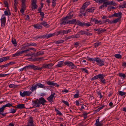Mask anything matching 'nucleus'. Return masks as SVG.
<instances>
[{
	"instance_id": "nucleus-14",
	"label": "nucleus",
	"mask_w": 126,
	"mask_h": 126,
	"mask_svg": "<svg viewBox=\"0 0 126 126\" xmlns=\"http://www.w3.org/2000/svg\"><path fill=\"white\" fill-rule=\"evenodd\" d=\"M9 59V57L6 56L5 57H3L0 58V63H1L4 61H5L8 60Z\"/></svg>"
},
{
	"instance_id": "nucleus-11",
	"label": "nucleus",
	"mask_w": 126,
	"mask_h": 126,
	"mask_svg": "<svg viewBox=\"0 0 126 126\" xmlns=\"http://www.w3.org/2000/svg\"><path fill=\"white\" fill-rule=\"evenodd\" d=\"M53 36H54V34H53V33L46 34V35H44L42 36V38H46L47 39Z\"/></svg>"
},
{
	"instance_id": "nucleus-22",
	"label": "nucleus",
	"mask_w": 126,
	"mask_h": 126,
	"mask_svg": "<svg viewBox=\"0 0 126 126\" xmlns=\"http://www.w3.org/2000/svg\"><path fill=\"white\" fill-rule=\"evenodd\" d=\"M68 22L69 24H73L76 22V20L75 19H74L70 20H68Z\"/></svg>"
},
{
	"instance_id": "nucleus-31",
	"label": "nucleus",
	"mask_w": 126,
	"mask_h": 126,
	"mask_svg": "<svg viewBox=\"0 0 126 126\" xmlns=\"http://www.w3.org/2000/svg\"><path fill=\"white\" fill-rule=\"evenodd\" d=\"M37 84L36 85H32V92L35 90L37 88Z\"/></svg>"
},
{
	"instance_id": "nucleus-42",
	"label": "nucleus",
	"mask_w": 126,
	"mask_h": 126,
	"mask_svg": "<svg viewBox=\"0 0 126 126\" xmlns=\"http://www.w3.org/2000/svg\"><path fill=\"white\" fill-rule=\"evenodd\" d=\"M17 86L16 85L12 84H10L9 86V87L10 88H15L16 87H17Z\"/></svg>"
},
{
	"instance_id": "nucleus-21",
	"label": "nucleus",
	"mask_w": 126,
	"mask_h": 126,
	"mask_svg": "<svg viewBox=\"0 0 126 126\" xmlns=\"http://www.w3.org/2000/svg\"><path fill=\"white\" fill-rule=\"evenodd\" d=\"M33 26L36 29H40L42 28V26L41 25L39 24H37L34 25H33Z\"/></svg>"
},
{
	"instance_id": "nucleus-16",
	"label": "nucleus",
	"mask_w": 126,
	"mask_h": 126,
	"mask_svg": "<svg viewBox=\"0 0 126 126\" xmlns=\"http://www.w3.org/2000/svg\"><path fill=\"white\" fill-rule=\"evenodd\" d=\"M76 23L77 25L82 27L84 26V22L82 23L79 20H78L76 22Z\"/></svg>"
},
{
	"instance_id": "nucleus-4",
	"label": "nucleus",
	"mask_w": 126,
	"mask_h": 126,
	"mask_svg": "<svg viewBox=\"0 0 126 126\" xmlns=\"http://www.w3.org/2000/svg\"><path fill=\"white\" fill-rule=\"evenodd\" d=\"M0 20L1 26H3V27H4L6 22V18L4 14L2 15Z\"/></svg>"
},
{
	"instance_id": "nucleus-54",
	"label": "nucleus",
	"mask_w": 126,
	"mask_h": 126,
	"mask_svg": "<svg viewBox=\"0 0 126 126\" xmlns=\"http://www.w3.org/2000/svg\"><path fill=\"white\" fill-rule=\"evenodd\" d=\"M91 24H90L89 23H85L84 22V26H86V27H88L91 26Z\"/></svg>"
},
{
	"instance_id": "nucleus-36",
	"label": "nucleus",
	"mask_w": 126,
	"mask_h": 126,
	"mask_svg": "<svg viewBox=\"0 0 126 126\" xmlns=\"http://www.w3.org/2000/svg\"><path fill=\"white\" fill-rule=\"evenodd\" d=\"M119 76L120 77H123V78H125L126 77L125 74L122 73H119Z\"/></svg>"
},
{
	"instance_id": "nucleus-35",
	"label": "nucleus",
	"mask_w": 126,
	"mask_h": 126,
	"mask_svg": "<svg viewBox=\"0 0 126 126\" xmlns=\"http://www.w3.org/2000/svg\"><path fill=\"white\" fill-rule=\"evenodd\" d=\"M37 86H38L39 87L41 88H45V86L44 85L42 84L41 83H38L36 84Z\"/></svg>"
},
{
	"instance_id": "nucleus-27",
	"label": "nucleus",
	"mask_w": 126,
	"mask_h": 126,
	"mask_svg": "<svg viewBox=\"0 0 126 126\" xmlns=\"http://www.w3.org/2000/svg\"><path fill=\"white\" fill-rule=\"evenodd\" d=\"M89 4V2H86L84 3L82 7H83V8H86L87 7L88 5Z\"/></svg>"
},
{
	"instance_id": "nucleus-32",
	"label": "nucleus",
	"mask_w": 126,
	"mask_h": 126,
	"mask_svg": "<svg viewBox=\"0 0 126 126\" xmlns=\"http://www.w3.org/2000/svg\"><path fill=\"white\" fill-rule=\"evenodd\" d=\"M114 56L116 58L118 59H121L122 58V56L121 55L119 54H116L114 55Z\"/></svg>"
},
{
	"instance_id": "nucleus-56",
	"label": "nucleus",
	"mask_w": 126,
	"mask_h": 126,
	"mask_svg": "<svg viewBox=\"0 0 126 126\" xmlns=\"http://www.w3.org/2000/svg\"><path fill=\"white\" fill-rule=\"evenodd\" d=\"M21 8H23L24 9H25L26 8V6L25 3L22 4L21 7Z\"/></svg>"
},
{
	"instance_id": "nucleus-19",
	"label": "nucleus",
	"mask_w": 126,
	"mask_h": 126,
	"mask_svg": "<svg viewBox=\"0 0 126 126\" xmlns=\"http://www.w3.org/2000/svg\"><path fill=\"white\" fill-rule=\"evenodd\" d=\"M40 24L48 28L49 27V25L48 24H47V23L45 21L42 22L40 23Z\"/></svg>"
},
{
	"instance_id": "nucleus-15",
	"label": "nucleus",
	"mask_w": 126,
	"mask_h": 126,
	"mask_svg": "<svg viewBox=\"0 0 126 126\" xmlns=\"http://www.w3.org/2000/svg\"><path fill=\"white\" fill-rule=\"evenodd\" d=\"M63 61L59 62L58 64L56 65V67H62L63 65H64L63 64Z\"/></svg>"
},
{
	"instance_id": "nucleus-20",
	"label": "nucleus",
	"mask_w": 126,
	"mask_h": 126,
	"mask_svg": "<svg viewBox=\"0 0 126 126\" xmlns=\"http://www.w3.org/2000/svg\"><path fill=\"white\" fill-rule=\"evenodd\" d=\"M101 74H100L98 75H97L94 76V77L92 79V80H94L95 79H97L98 78H99V79L101 76Z\"/></svg>"
},
{
	"instance_id": "nucleus-64",
	"label": "nucleus",
	"mask_w": 126,
	"mask_h": 126,
	"mask_svg": "<svg viewBox=\"0 0 126 126\" xmlns=\"http://www.w3.org/2000/svg\"><path fill=\"white\" fill-rule=\"evenodd\" d=\"M81 69L83 71H84V72L86 73H87L88 72V71L87 69H85L84 68H82Z\"/></svg>"
},
{
	"instance_id": "nucleus-12",
	"label": "nucleus",
	"mask_w": 126,
	"mask_h": 126,
	"mask_svg": "<svg viewBox=\"0 0 126 126\" xmlns=\"http://www.w3.org/2000/svg\"><path fill=\"white\" fill-rule=\"evenodd\" d=\"M31 50H32V48H28L23 51L17 52L18 54V55L19 56V55L23 53H27V52L28 51H29Z\"/></svg>"
},
{
	"instance_id": "nucleus-9",
	"label": "nucleus",
	"mask_w": 126,
	"mask_h": 126,
	"mask_svg": "<svg viewBox=\"0 0 126 126\" xmlns=\"http://www.w3.org/2000/svg\"><path fill=\"white\" fill-rule=\"evenodd\" d=\"M73 11L70 12L65 17V18H66L68 20L71 19L73 16Z\"/></svg>"
},
{
	"instance_id": "nucleus-44",
	"label": "nucleus",
	"mask_w": 126,
	"mask_h": 126,
	"mask_svg": "<svg viewBox=\"0 0 126 126\" xmlns=\"http://www.w3.org/2000/svg\"><path fill=\"white\" fill-rule=\"evenodd\" d=\"M5 108V107L3 105L1 108H0V113H2V112H3Z\"/></svg>"
},
{
	"instance_id": "nucleus-38",
	"label": "nucleus",
	"mask_w": 126,
	"mask_h": 126,
	"mask_svg": "<svg viewBox=\"0 0 126 126\" xmlns=\"http://www.w3.org/2000/svg\"><path fill=\"white\" fill-rule=\"evenodd\" d=\"M55 110L57 113V114H58L60 115H62V114L61 113V112L56 108H55Z\"/></svg>"
},
{
	"instance_id": "nucleus-57",
	"label": "nucleus",
	"mask_w": 126,
	"mask_h": 126,
	"mask_svg": "<svg viewBox=\"0 0 126 126\" xmlns=\"http://www.w3.org/2000/svg\"><path fill=\"white\" fill-rule=\"evenodd\" d=\"M86 31H84L81 30L79 33H80L81 35L85 34Z\"/></svg>"
},
{
	"instance_id": "nucleus-50",
	"label": "nucleus",
	"mask_w": 126,
	"mask_h": 126,
	"mask_svg": "<svg viewBox=\"0 0 126 126\" xmlns=\"http://www.w3.org/2000/svg\"><path fill=\"white\" fill-rule=\"evenodd\" d=\"M61 33L63 35H64L65 34H67L66 32V30H61Z\"/></svg>"
},
{
	"instance_id": "nucleus-47",
	"label": "nucleus",
	"mask_w": 126,
	"mask_h": 126,
	"mask_svg": "<svg viewBox=\"0 0 126 126\" xmlns=\"http://www.w3.org/2000/svg\"><path fill=\"white\" fill-rule=\"evenodd\" d=\"M83 8V7H82V8L80 9V12L81 13H84V11L85 8Z\"/></svg>"
},
{
	"instance_id": "nucleus-1",
	"label": "nucleus",
	"mask_w": 126,
	"mask_h": 126,
	"mask_svg": "<svg viewBox=\"0 0 126 126\" xmlns=\"http://www.w3.org/2000/svg\"><path fill=\"white\" fill-rule=\"evenodd\" d=\"M32 101L33 103L35 104L34 105V107H40V104H42L43 105H45V103L47 102V101L43 97H41L40 98L38 101L35 100Z\"/></svg>"
},
{
	"instance_id": "nucleus-52",
	"label": "nucleus",
	"mask_w": 126,
	"mask_h": 126,
	"mask_svg": "<svg viewBox=\"0 0 126 126\" xmlns=\"http://www.w3.org/2000/svg\"><path fill=\"white\" fill-rule=\"evenodd\" d=\"M11 112L10 113H14L16 112V110H15L14 109L12 108L10 109Z\"/></svg>"
},
{
	"instance_id": "nucleus-28",
	"label": "nucleus",
	"mask_w": 126,
	"mask_h": 126,
	"mask_svg": "<svg viewBox=\"0 0 126 126\" xmlns=\"http://www.w3.org/2000/svg\"><path fill=\"white\" fill-rule=\"evenodd\" d=\"M94 9L93 8H91L87 9L86 11H87L88 12H94Z\"/></svg>"
},
{
	"instance_id": "nucleus-51",
	"label": "nucleus",
	"mask_w": 126,
	"mask_h": 126,
	"mask_svg": "<svg viewBox=\"0 0 126 126\" xmlns=\"http://www.w3.org/2000/svg\"><path fill=\"white\" fill-rule=\"evenodd\" d=\"M101 43L100 42L96 43L94 44V45L95 47H98L101 44Z\"/></svg>"
},
{
	"instance_id": "nucleus-34",
	"label": "nucleus",
	"mask_w": 126,
	"mask_h": 126,
	"mask_svg": "<svg viewBox=\"0 0 126 126\" xmlns=\"http://www.w3.org/2000/svg\"><path fill=\"white\" fill-rule=\"evenodd\" d=\"M12 43L14 44V46H16L17 45V43L16 41V40L15 39H12Z\"/></svg>"
},
{
	"instance_id": "nucleus-43",
	"label": "nucleus",
	"mask_w": 126,
	"mask_h": 126,
	"mask_svg": "<svg viewBox=\"0 0 126 126\" xmlns=\"http://www.w3.org/2000/svg\"><path fill=\"white\" fill-rule=\"evenodd\" d=\"M34 56V57H38L39 56L38 52L36 53H32V57Z\"/></svg>"
},
{
	"instance_id": "nucleus-24",
	"label": "nucleus",
	"mask_w": 126,
	"mask_h": 126,
	"mask_svg": "<svg viewBox=\"0 0 126 126\" xmlns=\"http://www.w3.org/2000/svg\"><path fill=\"white\" fill-rule=\"evenodd\" d=\"M29 117L30 119L28 120L27 125H26V126H32V117Z\"/></svg>"
},
{
	"instance_id": "nucleus-40",
	"label": "nucleus",
	"mask_w": 126,
	"mask_h": 126,
	"mask_svg": "<svg viewBox=\"0 0 126 126\" xmlns=\"http://www.w3.org/2000/svg\"><path fill=\"white\" fill-rule=\"evenodd\" d=\"M38 67L32 64V69H33L34 70H38Z\"/></svg>"
},
{
	"instance_id": "nucleus-53",
	"label": "nucleus",
	"mask_w": 126,
	"mask_h": 126,
	"mask_svg": "<svg viewBox=\"0 0 126 126\" xmlns=\"http://www.w3.org/2000/svg\"><path fill=\"white\" fill-rule=\"evenodd\" d=\"M62 102L63 103L66 105H67L68 106H69V104L68 102L65 101L64 100H62Z\"/></svg>"
},
{
	"instance_id": "nucleus-13",
	"label": "nucleus",
	"mask_w": 126,
	"mask_h": 126,
	"mask_svg": "<svg viewBox=\"0 0 126 126\" xmlns=\"http://www.w3.org/2000/svg\"><path fill=\"white\" fill-rule=\"evenodd\" d=\"M16 108L18 109H22L25 108L24 104H20L16 105Z\"/></svg>"
},
{
	"instance_id": "nucleus-49",
	"label": "nucleus",
	"mask_w": 126,
	"mask_h": 126,
	"mask_svg": "<svg viewBox=\"0 0 126 126\" xmlns=\"http://www.w3.org/2000/svg\"><path fill=\"white\" fill-rule=\"evenodd\" d=\"M5 107H10L11 106H12V105L9 103H8L5 105H4Z\"/></svg>"
},
{
	"instance_id": "nucleus-6",
	"label": "nucleus",
	"mask_w": 126,
	"mask_h": 126,
	"mask_svg": "<svg viewBox=\"0 0 126 126\" xmlns=\"http://www.w3.org/2000/svg\"><path fill=\"white\" fill-rule=\"evenodd\" d=\"M53 65V64L52 63H49L48 64L45 63L42 64V67L45 68L49 69L51 68Z\"/></svg>"
},
{
	"instance_id": "nucleus-48",
	"label": "nucleus",
	"mask_w": 126,
	"mask_h": 126,
	"mask_svg": "<svg viewBox=\"0 0 126 126\" xmlns=\"http://www.w3.org/2000/svg\"><path fill=\"white\" fill-rule=\"evenodd\" d=\"M95 24H98V25H100L101 24H102V22L100 21L99 20L98 21L97 20H96V22L95 23Z\"/></svg>"
},
{
	"instance_id": "nucleus-2",
	"label": "nucleus",
	"mask_w": 126,
	"mask_h": 126,
	"mask_svg": "<svg viewBox=\"0 0 126 126\" xmlns=\"http://www.w3.org/2000/svg\"><path fill=\"white\" fill-rule=\"evenodd\" d=\"M64 64L65 65H67L71 69L77 68V67L73 63L70 61H66L64 62Z\"/></svg>"
},
{
	"instance_id": "nucleus-29",
	"label": "nucleus",
	"mask_w": 126,
	"mask_h": 126,
	"mask_svg": "<svg viewBox=\"0 0 126 126\" xmlns=\"http://www.w3.org/2000/svg\"><path fill=\"white\" fill-rule=\"evenodd\" d=\"M4 16L6 15L9 16L11 15L10 12L9 10V12L6 11H4Z\"/></svg>"
},
{
	"instance_id": "nucleus-25",
	"label": "nucleus",
	"mask_w": 126,
	"mask_h": 126,
	"mask_svg": "<svg viewBox=\"0 0 126 126\" xmlns=\"http://www.w3.org/2000/svg\"><path fill=\"white\" fill-rule=\"evenodd\" d=\"M38 7V6L36 3L33 4L32 3V10H35Z\"/></svg>"
},
{
	"instance_id": "nucleus-23",
	"label": "nucleus",
	"mask_w": 126,
	"mask_h": 126,
	"mask_svg": "<svg viewBox=\"0 0 126 126\" xmlns=\"http://www.w3.org/2000/svg\"><path fill=\"white\" fill-rule=\"evenodd\" d=\"M97 57H96L94 59L90 58L89 57H87V60L89 61H93V62H95L96 61Z\"/></svg>"
},
{
	"instance_id": "nucleus-8",
	"label": "nucleus",
	"mask_w": 126,
	"mask_h": 126,
	"mask_svg": "<svg viewBox=\"0 0 126 126\" xmlns=\"http://www.w3.org/2000/svg\"><path fill=\"white\" fill-rule=\"evenodd\" d=\"M105 76V75H104L103 74H102L101 76L99 79L100 81L104 84H105L106 83V80L105 79H104V77Z\"/></svg>"
},
{
	"instance_id": "nucleus-3",
	"label": "nucleus",
	"mask_w": 126,
	"mask_h": 126,
	"mask_svg": "<svg viewBox=\"0 0 126 126\" xmlns=\"http://www.w3.org/2000/svg\"><path fill=\"white\" fill-rule=\"evenodd\" d=\"M96 62L97 64L100 66L104 65V61L98 58L97 57Z\"/></svg>"
},
{
	"instance_id": "nucleus-41",
	"label": "nucleus",
	"mask_w": 126,
	"mask_h": 126,
	"mask_svg": "<svg viewBox=\"0 0 126 126\" xmlns=\"http://www.w3.org/2000/svg\"><path fill=\"white\" fill-rule=\"evenodd\" d=\"M121 20L120 18L119 17L117 18L116 19L113 20L114 21V23H116L118 21H120Z\"/></svg>"
},
{
	"instance_id": "nucleus-59",
	"label": "nucleus",
	"mask_w": 126,
	"mask_h": 126,
	"mask_svg": "<svg viewBox=\"0 0 126 126\" xmlns=\"http://www.w3.org/2000/svg\"><path fill=\"white\" fill-rule=\"evenodd\" d=\"M97 94L98 95L100 96V98H101L102 97V95L101 93L100 92H97Z\"/></svg>"
},
{
	"instance_id": "nucleus-30",
	"label": "nucleus",
	"mask_w": 126,
	"mask_h": 126,
	"mask_svg": "<svg viewBox=\"0 0 126 126\" xmlns=\"http://www.w3.org/2000/svg\"><path fill=\"white\" fill-rule=\"evenodd\" d=\"M60 34H62L61 30L58 31L57 32H55L54 33H53V34H54V36L55 35H56V36H57Z\"/></svg>"
},
{
	"instance_id": "nucleus-63",
	"label": "nucleus",
	"mask_w": 126,
	"mask_h": 126,
	"mask_svg": "<svg viewBox=\"0 0 126 126\" xmlns=\"http://www.w3.org/2000/svg\"><path fill=\"white\" fill-rule=\"evenodd\" d=\"M104 4H106L108 5H110V1H106V2H105L103 3Z\"/></svg>"
},
{
	"instance_id": "nucleus-39",
	"label": "nucleus",
	"mask_w": 126,
	"mask_h": 126,
	"mask_svg": "<svg viewBox=\"0 0 126 126\" xmlns=\"http://www.w3.org/2000/svg\"><path fill=\"white\" fill-rule=\"evenodd\" d=\"M43 57H40V58H34V59H32V61H38L40 60L41 59H43Z\"/></svg>"
},
{
	"instance_id": "nucleus-45",
	"label": "nucleus",
	"mask_w": 126,
	"mask_h": 126,
	"mask_svg": "<svg viewBox=\"0 0 126 126\" xmlns=\"http://www.w3.org/2000/svg\"><path fill=\"white\" fill-rule=\"evenodd\" d=\"M31 92L30 91H26V95L27 96H29L31 94Z\"/></svg>"
},
{
	"instance_id": "nucleus-46",
	"label": "nucleus",
	"mask_w": 126,
	"mask_h": 126,
	"mask_svg": "<svg viewBox=\"0 0 126 126\" xmlns=\"http://www.w3.org/2000/svg\"><path fill=\"white\" fill-rule=\"evenodd\" d=\"M104 106H103L99 107L96 110H95V111L96 112H98L100 110L102 109L104 107Z\"/></svg>"
},
{
	"instance_id": "nucleus-26",
	"label": "nucleus",
	"mask_w": 126,
	"mask_h": 126,
	"mask_svg": "<svg viewBox=\"0 0 126 126\" xmlns=\"http://www.w3.org/2000/svg\"><path fill=\"white\" fill-rule=\"evenodd\" d=\"M64 42V41L63 40H59L57 41H55V43L57 44H58Z\"/></svg>"
},
{
	"instance_id": "nucleus-55",
	"label": "nucleus",
	"mask_w": 126,
	"mask_h": 126,
	"mask_svg": "<svg viewBox=\"0 0 126 126\" xmlns=\"http://www.w3.org/2000/svg\"><path fill=\"white\" fill-rule=\"evenodd\" d=\"M102 124L100 123V122L98 123H95V125L96 126H101L102 125Z\"/></svg>"
},
{
	"instance_id": "nucleus-58",
	"label": "nucleus",
	"mask_w": 126,
	"mask_h": 126,
	"mask_svg": "<svg viewBox=\"0 0 126 126\" xmlns=\"http://www.w3.org/2000/svg\"><path fill=\"white\" fill-rule=\"evenodd\" d=\"M27 67V70H29L32 69V65H30L28 66H26V68Z\"/></svg>"
},
{
	"instance_id": "nucleus-37",
	"label": "nucleus",
	"mask_w": 126,
	"mask_h": 126,
	"mask_svg": "<svg viewBox=\"0 0 126 126\" xmlns=\"http://www.w3.org/2000/svg\"><path fill=\"white\" fill-rule=\"evenodd\" d=\"M119 94L121 96H123L125 95L126 94V93L125 92H123L122 91H119Z\"/></svg>"
},
{
	"instance_id": "nucleus-62",
	"label": "nucleus",
	"mask_w": 126,
	"mask_h": 126,
	"mask_svg": "<svg viewBox=\"0 0 126 126\" xmlns=\"http://www.w3.org/2000/svg\"><path fill=\"white\" fill-rule=\"evenodd\" d=\"M85 34H86L87 35H90L91 36V35H92V33H90L88 32H87L86 31L85 32Z\"/></svg>"
},
{
	"instance_id": "nucleus-5",
	"label": "nucleus",
	"mask_w": 126,
	"mask_h": 126,
	"mask_svg": "<svg viewBox=\"0 0 126 126\" xmlns=\"http://www.w3.org/2000/svg\"><path fill=\"white\" fill-rule=\"evenodd\" d=\"M65 17L62 18L60 21V24L65 25L68 24V20Z\"/></svg>"
},
{
	"instance_id": "nucleus-7",
	"label": "nucleus",
	"mask_w": 126,
	"mask_h": 126,
	"mask_svg": "<svg viewBox=\"0 0 126 126\" xmlns=\"http://www.w3.org/2000/svg\"><path fill=\"white\" fill-rule=\"evenodd\" d=\"M46 82L47 84L49 85L54 86L57 87H58L59 86V85L57 83L53 82L52 81H50Z\"/></svg>"
},
{
	"instance_id": "nucleus-10",
	"label": "nucleus",
	"mask_w": 126,
	"mask_h": 126,
	"mask_svg": "<svg viewBox=\"0 0 126 126\" xmlns=\"http://www.w3.org/2000/svg\"><path fill=\"white\" fill-rule=\"evenodd\" d=\"M55 94V93H53L51 94V95L47 98V99L49 102H53V98L54 97Z\"/></svg>"
},
{
	"instance_id": "nucleus-33",
	"label": "nucleus",
	"mask_w": 126,
	"mask_h": 126,
	"mask_svg": "<svg viewBox=\"0 0 126 126\" xmlns=\"http://www.w3.org/2000/svg\"><path fill=\"white\" fill-rule=\"evenodd\" d=\"M20 95L22 97H23L26 96V91H24L23 93L20 92Z\"/></svg>"
},
{
	"instance_id": "nucleus-60",
	"label": "nucleus",
	"mask_w": 126,
	"mask_h": 126,
	"mask_svg": "<svg viewBox=\"0 0 126 126\" xmlns=\"http://www.w3.org/2000/svg\"><path fill=\"white\" fill-rule=\"evenodd\" d=\"M4 2V4L5 5V6L7 7L8 9H9L8 8V4L7 2L6 1H5Z\"/></svg>"
},
{
	"instance_id": "nucleus-61",
	"label": "nucleus",
	"mask_w": 126,
	"mask_h": 126,
	"mask_svg": "<svg viewBox=\"0 0 126 126\" xmlns=\"http://www.w3.org/2000/svg\"><path fill=\"white\" fill-rule=\"evenodd\" d=\"M87 113H86L85 112L83 113V114L84 116V119H86L87 117Z\"/></svg>"
},
{
	"instance_id": "nucleus-18",
	"label": "nucleus",
	"mask_w": 126,
	"mask_h": 126,
	"mask_svg": "<svg viewBox=\"0 0 126 126\" xmlns=\"http://www.w3.org/2000/svg\"><path fill=\"white\" fill-rule=\"evenodd\" d=\"M31 44H30L27 43L24 45H23L21 49H25L27 48L29 46H31Z\"/></svg>"
},
{
	"instance_id": "nucleus-17",
	"label": "nucleus",
	"mask_w": 126,
	"mask_h": 126,
	"mask_svg": "<svg viewBox=\"0 0 126 126\" xmlns=\"http://www.w3.org/2000/svg\"><path fill=\"white\" fill-rule=\"evenodd\" d=\"M122 15V13L119 12L118 13H115L113 14V15L116 17H120L119 18H120V19Z\"/></svg>"
}]
</instances>
